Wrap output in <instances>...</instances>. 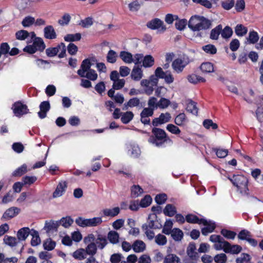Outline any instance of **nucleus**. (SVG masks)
<instances>
[{
    "mask_svg": "<svg viewBox=\"0 0 263 263\" xmlns=\"http://www.w3.org/2000/svg\"><path fill=\"white\" fill-rule=\"evenodd\" d=\"M166 128L169 132L176 135H178L181 133V130L179 127L173 124H167Z\"/></svg>",
    "mask_w": 263,
    "mask_h": 263,
    "instance_id": "obj_56",
    "label": "nucleus"
},
{
    "mask_svg": "<svg viewBox=\"0 0 263 263\" xmlns=\"http://www.w3.org/2000/svg\"><path fill=\"white\" fill-rule=\"evenodd\" d=\"M186 110L194 115L198 114V109L196 107V103L192 100L187 101Z\"/></svg>",
    "mask_w": 263,
    "mask_h": 263,
    "instance_id": "obj_29",
    "label": "nucleus"
},
{
    "mask_svg": "<svg viewBox=\"0 0 263 263\" xmlns=\"http://www.w3.org/2000/svg\"><path fill=\"white\" fill-rule=\"evenodd\" d=\"M120 209L119 207L106 208L102 211L103 214L106 217H115L119 214Z\"/></svg>",
    "mask_w": 263,
    "mask_h": 263,
    "instance_id": "obj_20",
    "label": "nucleus"
},
{
    "mask_svg": "<svg viewBox=\"0 0 263 263\" xmlns=\"http://www.w3.org/2000/svg\"><path fill=\"white\" fill-rule=\"evenodd\" d=\"M214 260L216 263H226L227 256L224 253H220L214 256Z\"/></svg>",
    "mask_w": 263,
    "mask_h": 263,
    "instance_id": "obj_63",
    "label": "nucleus"
},
{
    "mask_svg": "<svg viewBox=\"0 0 263 263\" xmlns=\"http://www.w3.org/2000/svg\"><path fill=\"white\" fill-rule=\"evenodd\" d=\"M221 234L226 238L229 239H234L236 235V233L233 231H229L226 229H222L221 231Z\"/></svg>",
    "mask_w": 263,
    "mask_h": 263,
    "instance_id": "obj_61",
    "label": "nucleus"
},
{
    "mask_svg": "<svg viewBox=\"0 0 263 263\" xmlns=\"http://www.w3.org/2000/svg\"><path fill=\"white\" fill-rule=\"evenodd\" d=\"M173 223L171 220H167L164 225L162 229V232L166 235H168L172 232Z\"/></svg>",
    "mask_w": 263,
    "mask_h": 263,
    "instance_id": "obj_48",
    "label": "nucleus"
},
{
    "mask_svg": "<svg viewBox=\"0 0 263 263\" xmlns=\"http://www.w3.org/2000/svg\"><path fill=\"white\" fill-rule=\"evenodd\" d=\"M200 69L203 73H209L214 71L213 64L209 62L202 63L200 66Z\"/></svg>",
    "mask_w": 263,
    "mask_h": 263,
    "instance_id": "obj_24",
    "label": "nucleus"
},
{
    "mask_svg": "<svg viewBox=\"0 0 263 263\" xmlns=\"http://www.w3.org/2000/svg\"><path fill=\"white\" fill-rule=\"evenodd\" d=\"M147 27L152 29H159L162 27L163 30H165V28L163 26V22L159 19H155L147 23Z\"/></svg>",
    "mask_w": 263,
    "mask_h": 263,
    "instance_id": "obj_28",
    "label": "nucleus"
},
{
    "mask_svg": "<svg viewBox=\"0 0 263 263\" xmlns=\"http://www.w3.org/2000/svg\"><path fill=\"white\" fill-rule=\"evenodd\" d=\"M247 28L241 24L237 25L235 27V32L238 36H242L247 33Z\"/></svg>",
    "mask_w": 263,
    "mask_h": 263,
    "instance_id": "obj_49",
    "label": "nucleus"
},
{
    "mask_svg": "<svg viewBox=\"0 0 263 263\" xmlns=\"http://www.w3.org/2000/svg\"><path fill=\"white\" fill-rule=\"evenodd\" d=\"M132 249L136 253L143 252L146 249V245L143 241L137 240L132 245Z\"/></svg>",
    "mask_w": 263,
    "mask_h": 263,
    "instance_id": "obj_14",
    "label": "nucleus"
},
{
    "mask_svg": "<svg viewBox=\"0 0 263 263\" xmlns=\"http://www.w3.org/2000/svg\"><path fill=\"white\" fill-rule=\"evenodd\" d=\"M71 17L69 13H65L62 16L61 18L59 20L58 23L61 26H66L68 25Z\"/></svg>",
    "mask_w": 263,
    "mask_h": 263,
    "instance_id": "obj_47",
    "label": "nucleus"
},
{
    "mask_svg": "<svg viewBox=\"0 0 263 263\" xmlns=\"http://www.w3.org/2000/svg\"><path fill=\"white\" fill-rule=\"evenodd\" d=\"M180 258L176 255L168 254L164 258L163 263H179Z\"/></svg>",
    "mask_w": 263,
    "mask_h": 263,
    "instance_id": "obj_33",
    "label": "nucleus"
},
{
    "mask_svg": "<svg viewBox=\"0 0 263 263\" xmlns=\"http://www.w3.org/2000/svg\"><path fill=\"white\" fill-rule=\"evenodd\" d=\"M4 241L6 245L11 247L15 246L17 243L16 238L9 236H5L4 237Z\"/></svg>",
    "mask_w": 263,
    "mask_h": 263,
    "instance_id": "obj_60",
    "label": "nucleus"
},
{
    "mask_svg": "<svg viewBox=\"0 0 263 263\" xmlns=\"http://www.w3.org/2000/svg\"><path fill=\"white\" fill-rule=\"evenodd\" d=\"M120 57L125 63L130 64L133 62V55L128 52L121 51L120 53Z\"/></svg>",
    "mask_w": 263,
    "mask_h": 263,
    "instance_id": "obj_30",
    "label": "nucleus"
},
{
    "mask_svg": "<svg viewBox=\"0 0 263 263\" xmlns=\"http://www.w3.org/2000/svg\"><path fill=\"white\" fill-rule=\"evenodd\" d=\"M155 242L159 246H164L167 242L166 237L161 234H159L155 237Z\"/></svg>",
    "mask_w": 263,
    "mask_h": 263,
    "instance_id": "obj_54",
    "label": "nucleus"
},
{
    "mask_svg": "<svg viewBox=\"0 0 263 263\" xmlns=\"http://www.w3.org/2000/svg\"><path fill=\"white\" fill-rule=\"evenodd\" d=\"M31 235L32 236L31 245L33 247L37 246L41 242V239L40 238L38 232L36 231L32 230V232L31 233Z\"/></svg>",
    "mask_w": 263,
    "mask_h": 263,
    "instance_id": "obj_42",
    "label": "nucleus"
},
{
    "mask_svg": "<svg viewBox=\"0 0 263 263\" xmlns=\"http://www.w3.org/2000/svg\"><path fill=\"white\" fill-rule=\"evenodd\" d=\"M226 243H228V242L224 240L223 238L221 239L219 241L214 244V247L216 250H223L225 252L227 248Z\"/></svg>",
    "mask_w": 263,
    "mask_h": 263,
    "instance_id": "obj_59",
    "label": "nucleus"
},
{
    "mask_svg": "<svg viewBox=\"0 0 263 263\" xmlns=\"http://www.w3.org/2000/svg\"><path fill=\"white\" fill-rule=\"evenodd\" d=\"M204 221L201 222L204 226V228L202 229L201 232L203 235H206L214 231L215 228V225L214 223L208 221L204 219Z\"/></svg>",
    "mask_w": 263,
    "mask_h": 263,
    "instance_id": "obj_10",
    "label": "nucleus"
},
{
    "mask_svg": "<svg viewBox=\"0 0 263 263\" xmlns=\"http://www.w3.org/2000/svg\"><path fill=\"white\" fill-rule=\"evenodd\" d=\"M154 59L151 55H146L143 57L142 60V66L145 68L151 67L154 65Z\"/></svg>",
    "mask_w": 263,
    "mask_h": 263,
    "instance_id": "obj_31",
    "label": "nucleus"
},
{
    "mask_svg": "<svg viewBox=\"0 0 263 263\" xmlns=\"http://www.w3.org/2000/svg\"><path fill=\"white\" fill-rule=\"evenodd\" d=\"M226 250L225 252L227 253H231L233 254H237L241 252V247L237 245H231L229 242L226 243Z\"/></svg>",
    "mask_w": 263,
    "mask_h": 263,
    "instance_id": "obj_16",
    "label": "nucleus"
},
{
    "mask_svg": "<svg viewBox=\"0 0 263 263\" xmlns=\"http://www.w3.org/2000/svg\"><path fill=\"white\" fill-rule=\"evenodd\" d=\"M128 154L131 157L136 158L138 157L141 153V151L138 145L136 144H130L128 147Z\"/></svg>",
    "mask_w": 263,
    "mask_h": 263,
    "instance_id": "obj_21",
    "label": "nucleus"
},
{
    "mask_svg": "<svg viewBox=\"0 0 263 263\" xmlns=\"http://www.w3.org/2000/svg\"><path fill=\"white\" fill-rule=\"evenodd\" d=\"M30 233L31 234L29 228L25 227L18 230L17 233V237L20 240H25Z\"/></svg>",
    "mask_w": 263,
    "mask_h": 263,
    "instance_id": "obj_27",
    "label": "nucleus"
},
{
    "mask_svg": "<svg viewBox=\"0 0 263 263\" xmlns=\"http://www.w3.org/2000/svg\"><path fill=\"white\" fill-rule=\"evenodd\" d=\"M107 238L110 243L116 244L119 242V235L117 232L111 231L108 233Z\"/></svg>",
    "mask_w": 263,
    "mask_h": 263,
    "instance_id": "obj_36",
    "label": "nucleus"
},
{
    "mask_svg": "<svg viewBox=\"0 0 263 263\" xmlns=\"http://www.w3.org/2000/svg\"><path fill=\"white\" fill-rule=\"evenodd\" d=\"M174 122L177 126L183 127L188 122V119L184 113L181 112L176 116Z\"/></svg>",
    "mask_w": 263,
    "mask_h": 263,
    "instance_id": "obj_11",
    "label": "nucleus"
},
{
    "mask_svg": "<svg viewBox=\"0 0 263 263\" xmlns=\"http://www.w3.org/2000/svg\"><path fill=\"white\" fill-rule=\"evenodd\" d=\"M35 23V18L31 16L25 17L22 21V25L25 28L29 27Z\"/></svg>",
    "mask_w": 263,
    "mask_h": 263,
    "instance_id": "obj_39",
    "label": "nucleus"
},
{
    "mask_svg": "<svg viewBox=\"0 0 263 263\" xmlns=\"http://www.w3.org/2000/svg\"><path fill=\"white\" fill-rule=\"evenodd\" d=\"M134 118V114L130 111L123 112L121 115V120L124 124L128 123Z\"/></svg>",
    "mask_w": 263,
    "mask_h": 263,
    "instance_id": "obj_37",
    "label": "nucleus"
},
{
    "mask_svg": "<svg viewBox=\"0 0 263 263\" xmlns=\"http://www.w3.org/2000/svg\"><path fill=\"white\" fill-rule=\"evenodd\" d=\"M189 63V60L187 58H180L175 59L172 63L173 69L177 73L181 72L184 68Z\"/></svg>",
    "mask_w": 263,
    "mask_h": 263,
    "instance_id": "obj_7",
    "label": "nucleus"
},
{
    "mask_svg": "<svg viewBox=\"0 0 263 263\" xmlns=\"http://www.w3.org/2000/svg\"><path fill=\"white\" fill-rule=\"evenodd\" d=\"M142 229L148 239L152 240L154 238L155 233L152 228H149L146 226H142Z\"/></svg>",
    "mask_w": 263,
    "mask_h": 263,
    "instance_id": "obj_58",
    "label": "nucleus"
},
{
    "mask_svg": "<svg viewBox=\"0 0 263 263\" xmlns=\"http://www.w3.org/2000/svg\"><path fill=\"white\" fill-rule=\"evenodd\" d=\"M211 23L208 18L200 15L192 16L188 23V26L193 31H199L210 28Z\"/></svg>",
    "mask_w": 263,
    "mask_h": 263,
    "instance_id": "obj_2",
    "label": "nucleus"
},
{
    "mask_svg": "<svg viewBox=\"0 0 263 263\" xmlns=\"http://www.w3.org/2000/svg\"><path fill=\"white\" fill-rule=\"evenodd\" d=\"M87 253L83 248L77 249L72 254V256L76 259L82 260L86 258Z\"/></svg>",
    "mask_w": 263,
    "mask_h": 263,
    "instance_id": "obj_23",
    "label": "nucleus"
},
{
    "mask_svg": "<svg viewBox=\"0 0 263 263\" xmlns=\"http://www.w3.org/2000/svg\"><path fill=\"white\" fill-rule=\"evenodd\" d=\"M170 234H171L172 238L176 241L180 240L183 236L182 231L177 228L173 229Z\"/></svg>",
    "mask_w": 263,
    "mask_h": 263,
    "instance_id": "obj_41",
    "label": "nucleus"
},
{
    "mask_svg": "<svg viewBox=\"0 0 263 263\" xmlns=\"http://www.w3.org/2000/svg\"><path fill=\"white\" fill-rule=\"evenodd\" d=\"M17 261L18 259L15 257H5L4 254L0 253V263H17Z\"/></svg>",
    "mask_w": 263,
    "mask_h": 263,
    "instance_id": "obj_45",
    "label": "nucleus"
},
{
    "mask_svg": "<svg viewBox=\"0 0 263 263\" xmlns=\"http://www.w3.org/2000/svg\"><path fill=\"white\" fill-rule=\"evenodd\" d=\"M251 237V233L246 230L241 231L238 235V238L239 239L245 240L247 241Z\"/></svg>",
    "mask_w": 263,
    "mask_h": 263,
    "instance_id": "obj_62",
    "label": "nucleus"
},
{
    "mask_svg": "<svg viewBox=\"0 0 263 263\" xmlns=\"http://www.w3.org/2000/svg\"><path fill=\"white\" fill-rule=\"evenodd\" d=\"M59 226V224L58 221H47L45 223L44 229L47 232H50L53 231H57Z\"/></svg>",
    "mask_w": 263,
    "mask_h": 263,
    "instance_id": "obj_26",
    "label": "nucleus"
},
{
    "mask_svg": "<svg viewBox=\"0 0 263 263\" xmlns=\"http://www.w3.org/2000/svg\"><path fill=\"white\" fill-rule=\"evenodd\" d=\"M27 172V166L25 164L17 168L13 173L14 176H21Z\"/></svg>",
    "mask_w": 263,
    "mask_h": 263,
    "instance_id": "obj_57",
    "label": "nucleus"
},
{
    "mask_svg": "<svg viewBox=\"0 0 263 263\" xmlns=\"http://www.w3.org/2000/svg\"><path fill=\"white\" fill-rule=\"evenodd\" d=\"M143 192V189L138 185H134L131 187V195L134 198L139 197Z\"/></svg>",
    "mask_w": 263,
    "mask_h": 263,
    "instance_id": "obj_38",
    "label": "nucleus"
},
{
    "mask_svg": "<svg viewBox=\"0 0 263 263\" xmlns=\"http://www.w3.org/2000/svg\"><path fill=\"white\" fill-rule=\"evenodd\" d=\"M73 222V219L70 217L62 218L59 221V226L61 225L65 228L69 227Z\"/></svg>",
    "mask_w": 263,
    "mask_h": 263,
    "instance_id": "obj_43",
    "label": "nucleus"
},
{
    "mask_svg": "<svg viewBox=\"0 0 263 263\" xmlns=\"http://www.w3.org/2000/svg\"><path fill=\"white\" fill-rule=\"evenodd\" d=\"M186 220L189 223L201 224L204 221L203 219H199L196 215L189 214L186 216Z\"/></svg>",
    "mask_w": 263,
    "mask_h": 263,
    "instance_id": "obj_44",
    "label": "nucleus"
},
{
    "mask_svg": "<svg viewBox=\"0 0 263 263\" xmlns=\"http://www.w3.org/2000/svg\"><path fill=\"white\" fill-rule=\"evenodd\" d=\"M81 34L80 33H77L75 34H68L66 35L64 39L66 42H76L79 41L81 39Z\"/></svg>",
    "mask_w": 263,
    "mask_h": 263,
    "instance_id": "obj_35",
    "label": "nucleus"
},
{
    "mask_svg": "<svg viewBox=\"0 0 263 263\" xmlns=\"http://www.w3.org/2000/svg\"><path fill=\"white\" fill-rule=\"evenodd\" d=\"M84 77L89 80L94 81L98 79V74L95 70L90 69L86 72L83 78Z\"/></svg>",
    "mask_w": 263,
    "mask_h": 263,
    "instance_id": "obj_46",
    "label": "nucleus"
},
{
    "mask_svg": "<svg viewBox=\"0 0 263 263\" xmlns=\"http://www.w3.org/2000/svg\"><path fill=\"white\" fill-rule=\"evenodd\" d=\"M12 109L14 115L17 117H21L24 115H26L29 112L27 106L19 101L13 104Z\"/></svg>",
    "mask_w": 263,
    "mask_h": 263,
    "instance_id": "obj_6",
    "label": "nucleus"
},
{
    "mask_svg": "<svg viewBox=\"0 0 263 263\" xmlns=\"http://www.w3.org/2000/svg\"><path fill=\"white\" fill-rule=\"evenodd\" d=\"M117 57V53L115 51L110 50L107 53L106 59L108 62L114 63L116 62Z\"/></svg>",
    "mask_w": 263,
    "mask_h": 263,
    "instance_id": "obj_55",
    "label": "nucleus"
},
{
    "mask_svg": "<svg viewBox=\"0 0 263 263\" xmlns=\"http://www.w3.org/2000/svg\"><path fill=\"white\" fill-rule=\"evenodd\" d=\"M187 79L190 83L194 84L205 82L204 78L194 73L189 75L187 77Z\"/></svg>",
    "mask_w": 263,
    "mask_h": 263,
    "instance_id": "obj_25",
    "label": "nucleus"
},
{
    "mask_svg": "<svg viewBox=\"0 0 263 263\" xmlns=\"http://www.w3.org/2000/svg\"><path fill=\"white\" fill-rule=\"evenodd\" d=\"M234 4V0H225L221 2V6L224 10H229L233 7Z\"/></svg>",
    "mask_w": 263,
    "mask_h": 263,
    "instance_id": "obj_64",
    "label": "nucleus"
},
{
    "mask_svg": "<svg viewBox=\"0 0 263 263\" xmlns=\"http://www.w3.org/2000/svg\"><path fill=\"white\" fill-rule=\"evenodd\" d=\"M29 35V33L25 30H21L15 33V37L18 40H25Z\"/></svg>",
    "mask_w": 263,
    "mask_h": 263,
    "instance_id": "obj_53",
    "label": "nucleus"
},
{
    "mask_svg": "<svg viewBox=\"0 0 263 263\" xmlns=\"http://www.w3.org/2000/svg\"><path fill=\"white\" fill-rule=\"evenodd\" d=\"M234 185L236 186L238 191L242 195L248 194V179L241 175H233L232 178H229Z\"/></svg>",
    "mask_w": 263,
    "mask_h": 263,
    "instance_id": "obj_3",
    "label": "nucleus"
},
{
    "mask_svg": "<svg viewBox=\"0 0 263 263\" xmlns=\"http://www.w3.org/2000/svg\"><path fill=\"white\" fill-rule=\"evenodd\" d=\"M103 222L101 217L88 218V227H95L100 226Z\"/></svg>",
    "mask_w": 263,
    "mask_h": 263,
    "instance_id": "obj_40",
    "label": "nucleus"
},
{
    "mask_svg": "<svg viewBox=\"0 0 263 263\" xmlns=\"http://www.w3.org/2000/svg\"><path fill=\"white\" fill-rule=\"evenodd\" d=\"M141 86L143 88L144 92L147 95L152 94L154 91V87L151 84L148 80L144 79L141 81Z\"/></svg>",
    "mask_w": 263,
    "mask_h": 263,
    "instance_id": "obj_19",
    "label": "nucleus"
},
{
    "mask_svg": "<svg viewBox=\"0 0 263 263\" xmlns=\"http://www.w3.org/2000/svg\"><path fill=\"white\" fill-rule=\"evenodd\" d=\"M84 243L86 245L85 250L87 255L94 256L97 252V248L103 249L107 245L106 237L102 235H99L97 238L94 234L91 233L85 236L83 239Z\"/></svg>",
    "mask_w": 263,
    "mask_h": 263,
    "instance_id": "obj_1",
    "label": "nucleus"
},
{
    "mask_svg": "<svg viewBox=\"0 0 263 263\" xmlns=\"http://www.w3.org/2000/svg\"><path fill=\"white\" fill-rule=\"evenodd\" d=\"M171 116L170 113L161 114L159 118H155L153 121V125L155 126H158L170 121Z\"/></svg>",
    "mask_w": 263,
    "mask_h": 263,
    "instance_id": "obj_8",
    "label": "nucleus"
},
{
    "mask_svg": "<svg viewBox=\"0 0 263 263\" xmlns=\"http://www.w3.org/2000/svg\"><path fill=\"white\" fill-rule=\"evenodd\" d=\"M75 222L80 227H88V218L79 217L76 219Z\"/></svg>",
    "mask_w": 263,
    "mask_h": 263,
    "instance_id": "obj_51",
    "label": "nucleus"
},
{
    "mask_svg": "<svg viewBox=\"0 0 263 263\" xmlns=\"http://www.w3.org/2000/svg\"><path fill=\"white\" fill-rule=\"evenodd\" d=\"M50 107V104L48 101H44L41 103L40 105V111L38 112L40 118L43 119L46 117V114L49 111Z\"/></svg>",
    "mask_w": 263,
    "mask_h": 263,
    "instance_id": "obj_13",
    "label": "nucleus"
},
{
    "mask_svg": "<svg viewBox=\"0 0 263 263\" xmlns=\"http://www.w3.org/2000/svg\"><path fill=\"white\" fill-rule=\"evenodd\" d=\"M20 209L16 207H11L8 209L3 214L5 219H10L16 216L20 212Z\"/></svg>",
    "mask_w": 263,
    "mask_h": 263,
    "instance_id": "obj_17",
    "label": "nucleus"
},
{
    "mask_svg": "<svg viewBox=\"0 0 263 263\" xmlns=\"http://www.w3.org/2000/svg\"><path fill=\"white\" fill-rule=\"evenodd\" d=\"M152 133L155 137H151L148 141L157 146H161L163 142L165 140L166 138V134L165 131L159 128H154L152 130Z\"/></svg>",
    "mask_w": 263,
    "mask_h": 263,
    "instance_id": "obj_5",
    "label": "nucleus"
},
{
    "mask_svg": "<svg viewBox=\"0 0 263 263\" xmlns=\"http://www.w3.org/2000/svg\"><path fill=\"white\" fill-rule=\"evenodd\" d=\"M45 47V44L42 38L35 37L32 44L26 46L23 51L29 54H33L37 51H43Z\"/></svg>",
    "mask_w": 263,
    "mask_h": 263,
    "instance_id": "obj_4",
    "label": "nucleus"
},
{
    "mask_svg": "<svg viewBox=\"0 0 263 263\" xmlns=\"http://www.w3.org/2000/svg\"><path fill=\"white\" fill-rule=\"evenodd\" d=\"M131 78L136 81H138L143 77V71L141 68L139 66H134L132 69Z\"/></svg>",
    "mask_w": 263,
    "mask_h": 263,
    "instance_id": "obj_12",
    "label": "nucleus"
},
{
    "mask_svg": "<svg viewBox=\"0 0 263 263\" xmlns=\"http://www.w3.org/2000/svg\"><path fill=\"white\" fill-rule=\"evenodd\" d=\"M43 247L45 250L48 251L52 250L55 247V241L52 240L50 238L46 239L44 243Z\"/></svg>",
    "mask_w": 263,
    "mask_h": 263,
    "instance_id": "obj_52",
    "label": "nucleus"
},
{
    "mask_svg": "<svg viewBox=\"0 0 263 263\" xmlns=\"http://www.w3.org/2000/svg\"><path fill=\"white\" fill-rule=\"evenodd\" d=\"M177 212V210L176 207L171 204H168L166 205L165 208L163 210L164 214L170 217L173 216Z\"/></svg>",
    "mask_w": 263,
    "mask_h": 263,
    "instance_id": "obj_32",
    "label": "nucleus"
},
{
    "mask_svg": "<svg viewBox=\"0 0 263 263\" xmlns=\"http://www.w3.org/2000/svg\"><path fill=\"white\" fill-rule=\"evenodd\" d=\"M91 66V64L89 59H87L83 60L81 64L80 69L77 71L79 76L83 78L86 72L90 69Z\"/></svg>",
    "mask_w": 263,
    "mask_h": 263,
    "instance_id": "obj_9",
    "label": "nucleus"
},
{
    "mask_svg": "<svg viewBox=\"0 0 263 263\" xmlns=\"http://www.w3.org/2000/svg\"><path fill=\"white\" fill-rule=\"evenodd\" d=\"M258 40L259 36L258 33L254 31H252L249 32L248 36L246 37L245 44H254L258 42Z\"/></svg>",
    "mask_w": 263,
    "mask_h": 263,
    "instance_id": "obj_22",
    "label": "nucleus"
},
{
    "mask_svg": "<svg viewBox=\"0 0 263 263\" xmlns=\"http://www.w3.org/2000/svg\"><path fill=\"white\" fill-rule=\"evenodd\" d=\"M67 187L66 182L61 181L58 185L55 191L53 193V197L54 198L59 197L61 196Z\"/></svg>",
    "mask_w": 263,
    "mask_h": 263,
    "instance_id": "obj_15",
    "label": "nucleus"
},
{
    "mask_svg": "<svg viewBox=\"0 0 263 263\" xmlns=\"http://www.w3.org/2000/svg\"><path fill=\"white\" fill-rule=\"evenodd\" d=\"M141 7L140 2L138 0H134L128 4V8L132 12H137Z\"/></svg>",
    "mask_w": 263,
    "mask_h": 263,
    "instance_id": "obj_50",
    "label": "nucleus"
},
{
    "mask_svg": "<svg viewBox=\"0 0 263 263\" xmlns=\"http://www.w3.org/2000/svg\"><path fill=\"white\" fill-rule=\"evenodd\" d=\"M44 36L48 39H54L57 37L55 31L51 25L47 26L44 29Z\"/></svg>",
    "mask_w": 263,
    "mask_h": 263,
    "instance_id": "obj_18",
    "label": "nucleus"
},
{
    "mask_svg": "<svg viewBox=\"0 0 263 263\" xmlns=\"http://www.w3.org/2000/svg\"><path fill=\"white\" fill-rule=\"evenodd\" d=\"M140 104V100L137 98L130 99L127 103L124 104L123 110H127L129 107L138 106Z\"/></svg>",
    "mask_w": 263,
    "mask_h": 263,
    "instance_id": "obj_34",
    "label": "nucleus"
}]
</instances>
